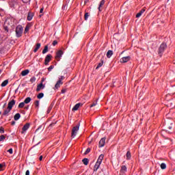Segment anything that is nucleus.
<instances>
[{
	"mask_svg": "<svg viewBox=\"0 0 175 175\" xmlns=\"http://www.w3.org/2000/svg\"><path fill=\"white\" fill-rule=\"evenodd\" d=\"M23 31H24L23 26L19 25L16 27V31H15L16 38H21V36L23 35Z\"/></svg>",
	"mask_w": 175,
	"mask_h": 175,
	"instance_id": "1",
	"label": "nucleus"
},
{
	"mask_svg": "<svg viewBox=\"0 0 175 175\" xmlns=\"http://www.w3.org/2000/svg\"><path fill=\"white\" fill-rule=\"evenodd\" d=\"M166 47H167V45L165 43H162L160 45L159 48V55H160V57H162V53L163 51H165V50H166Z\"/></svg>",
	"mask_w": 175,
	"mask_h": 175,
	"instance_id": "2",
	"label": "nucleus"
},
{
	"mask_svg": "<svg viewBox=\"0 0 175 175\" xmlns=\"http://www.w3.org/2000/svg\"><path fill=\"white\" fill-rule=\"evenodd\" d=\"M79 128H80V124H77L76 126H74L72 128V131L71 133V137H76V135H77V132L79 131Z\"/></svg>",
	"mask_w": 175,
	"mask_h": 175,
	"instance_id": "3",
	"label": "nucleus"
},
{
	"mask_svg": "<svg viewBox=\"0 0 175 175\" xmlns=\"http://www.w3.org/2000/svg\"><path fill=\"white\" fill-rule=\"evenodd\" d=\"M64 54V51H62V50H59L56 53V55L55 57V59H57V61H59V58H61V57H62Z\"/></svg>",
	"mask_w": 175,
	"mask_h": 175,
	"instance_id": "4",
	"label": "nucleus"
},
{
	"mask_svg": "<svg viewBox=\"0 0 175 175\" xmlns=\"http://www.w3.org/2000/svg\"><path fill=\"white\" fill-rule=\"evenodd\" d=\"M105 144H106V138L105 137L101 138L98 144L99 148L104 147Z\"/></svg>",
	"mask_w": 175,
	"mask_h": 175,
	"instance_id": "5",
	"label": "nucleus"
},
{
	"mask_svg": "<svg viewBox=\"0 0 175 175\" xmlns=\"http://www.w3.org/2000/svg\"><path fill=\"white\" fill-rule=\"evenodd\" d=\"M130 59H131V57H129V56L124 57L120 59V62L122 64H125V63L128 62L129 61H130Z\"/></svg>",
	"mask_w": 175,
	"mask_h": 175,
	"instance_id": "6",
	"label": "nucleus"
},
{
	"mask_svg": "<svg viewBox=\"0 0 175 175\" xmlns=\"http://www.w3.org/2000/svg\"><path fill=\"white\" fill-rule=\"evenodd\" d=\"M31 126V124L29 123H26L23 129H22V132L21 133H24V132H25L26 131H28V129H29V126Z\"/></svg>",
	"mask_w": 175,
	"mask_h": 175,
	"instance_id": "7",
	"label": "nucleus"
},
{
	"mask_svg": "<svg viewBox=\"0 0 175 175\" xmlns=\"http://www.w3.org/2000/svg\"><path fill=\"white\" fill-rule=\"evenodd\" d=\"M14 105H16V100L13 99L8 103V105L7 107H8L9 109H10L12 110V109H13V106H14Z\"/></svg>",
	"mask_w": 175,
	"mask_h": 175,
	"instance_id": "8",
	"label": "nucleus"
},
{
	"mask_svg": "<svg viewBox=\"0 0 175 175\" xmlns=\"http://www.w3.org/2000/svg\"><path fill=\"white\" fill-rule=\"evenodd\" d=\"M51 55H47L45 57V62H44V64L45 65H49V62H50L51 61Z\"/></svg>",
	"mask_w": 175,
	"mask_h": 175,
	"instance_id": "9",
	"label": "nucleus"
},
{
	"mask_svg": "<svg viewBox=\"0 0 175 175\" xmlns=\"http://www.w3.org/2000/svg\"><path fill=\"white\" fill-rule=\"evenodd\" d=\"M10 111H12V109H10V108L7 107V109H5L4 111L3 112V116H9V113H10Z\"/></svg>",
	"mask_w": 175,
	"mask_h": 175,
	"instance_id": "10",
	"label": "nucleus"
},
{
	"mask_svg": "<svg viewBox=\"0 0 175 175\" xmlns=\"http://www.w3.org/2000/svg\"><path fill=\"white\" fill-rule=\"evenodd\" d=\"M44 88V85L43 83H40L39 85H37L36 91L37 92H39L40 90H43Z\"/></svg>",
	"mask_w": 175,
	"mask_h": 175,
	"instance_id": "11",
	"label": "nucleus"
},
{
	"mask_svg": "<svg viewBox=\"0 0 175 175\" xmlns=\"http://www.w3.org/2000/svg\"><path fill=\"white\" fill-rule=\"evenodd\" d=\"M105 0H102L100 2L99 6H98V10L99 12H102V8H103V5H105Z\"/></svg>",
	"mask_w": 175,
	"mask_h": 175,
	"instance_id": "12",
	"label": "nucleus"
},
{
	"mask_svg": "<svg viewBox=\"0 0 175 175\" xmlns=\"http://www.w3.org/2000/svg\"><path fill=\"white\" fill-rule=\"evenodd\" d=\"M62 84H64V83L62 81H57V82L55 85V88H56V90H58V88H59V87H61V85H62Z\"/></svg>",
	"mask_w": 175,
	"mask_h": 175,
	"instance_id": "13",
	"label": "nucleus"
},
{
	"mask_svg": "<svg viewBox=\"0 0 175 175\" xmlns=\"http://www.w3.org/2000/svg\"><path fill=\"white\" fill-rule=\"evenodd\" d=\"M81 105V103L76 104L72 108V111H76L77 110H79V108L80 107Z\"/></svg>",
	"mask_w": 175,
	"mask_h": 175,
	"instance_id": "14",
	"label": "nucleus"
},
{
	"mask_svg": "<svg viewBox=\"0 0 175 175\" xmlns=\"http://www.w3.org/2000/svg\"><path fill=\"white\" fill-rule=\"evenodd\" d=\"M21 117V115L19 113H18L15 114V116H14V119L15 121H18V120H20Z\"/></svg>",
	"mask_w": 175,
	"mask_h": 175,
	"instance_id": "15",
	"label": "nucleus"
},
{
	"mask_svg": "<svg viewBox=\"0 0 175 175\" xmlns=\"http://www.w3.org/2000/svg\"><path fill=\"white\" fill-rule=\"evenodd\" d=\"M40 43H37L36 45V48L33 50L34 53H36L38 51V50H39L40 49Z\"/></svg>",
	"mask_w": 175,
	"mask_h": 175,
	"instance_id": "16",
	"label": "nucleus"
},
{
	"mask_svg": "<svg viewBox=\"0 0 175 175\" xmlns=\"http://www.w3.org/2000/svg\"><path fill=\"white\" fill-rule=\"evenodd\" d=\"M33 17V14L31 12H29V14L27 15L28 21H31V20H32Z\"/></svg>",
	"mask_w": 175,
	"mask_h": 175,
	"instance_id": "17",
	"label": "nucleus"
},
{
	"mask_svg": "<svg viewBox=\"0 0 175 175\" xmlns=\"http://www.w3.org/2000/svg\"><path fill=\"white\" fill-rule=\"evenodd\" d=\"M111 55H113V51L109 50L107 53V58H111Z\"/></svg>",
	"mask_w": 175,
	"mask_h": 175,
	"instance_id": "18",
	"label": "nucleus"
},
{
	"mask_svg": "<svg viewBox=\"0 0 175 175\" xmlns=\"http://www.w3.org/2000/svg\"><path fill=\"white\" fill-rule=\"evenodd\" d=\"M53 107H54V103H51L50 105V106L49 107V108H48L47 114L50 113V111H51V110L53 109Z\"/></svg>",
	"mask_w": 175,
	"mask_h": 175,
	"instance_id": "19",
	"label": "nucleus"
},
{
	"mask_svg": "<svg viewBox=\"0 0 175 175\" xmlns=\"http://www.w3.org/2000/svg\"><path fill=\"white\" fill-rule=\"evenodd\" d=\"M29 73V70H25L21 72L22 76H27Z\"/></svg>",
	"mask_w": 175,
	"mask_h": 175,
	"instance_id": "20",
	"label": "nucleus"
},
{
	"mask_svg": "<svg viewBox=\"0 0 175 175\" xmlns=\"http://www.w3.org/2000/svg\"><path fill=\"white\" fill-rule=\"evenodd\" d=\"M99 166H100V164H99V163H96L94 167V172H96L98 169H99Z\"/></svg>",
	"mask_w": 175,
	"mask_h": 175,
	"instance_id": "21",
	"label": "nucleus"
},
{
	"mask_svg": "<svg viewBox=\"0 0 175 175\" xmlns=\"http://www.w3.org/2000/svg\"><path fill=\"white\" fill-rule=\"evenodd\" d=\"M49 51V46L46 45L42 51V54H46Z\"/></svg>",
	"mask_w": 175,
	"mask_h": 175,
	"instance_id": "22",
	"label": "nucleus"
},
{
	"mask_svg": "<svg viewBox=\"0 0 175 175\" xmlns=\"http://www.w3.org/2000/svg\"><path fill=\"white\" fill-rule=\"evenodd\" d=\"M9 83V80H5L2 83H1V87H6L8 84Z\"/></svg>",
	"mask_w": 175,
	"mask_h": 175,
	"instance_id": "23",
	"label": "nucleus"
},
{
	"mask_svg": "<svg viewBox=\"0 0 175 175\" xmlns=\"http://www.w3.org/2000/svg\"><path fill=\"white\" fill-rule=\"evenodd\" d=\"M120 172L121 173H125V172H126V166L122 165Z\"/></svg>",
	"mask_w": 175,
	"mask_h": 175,
	"instance_id": "24",
	"label": "nucleus"
},
{
	"mask_svg": "<svg viewBox=\"0 0 175 175\" xmlns=\"http://www.w3.org/2000/svg\"><path fill=\"white\" fill-rule=\"evenodd\" d=\"M82 162L83 164H85V166H87V165H88V159L85 158L82 160Z\"/></svg>",
	"mask_w": 175,
	"mask_h": 175,
	"instance_id": "25",
	"label": "nucleus"
},
{
	"mask_svg": "<svg viewBox=\"0 0 175 175\" xmlns=\"http://www.w3.org/2000/svg\"><path fill=\"white\" fill-rule=\"evenodd\" d=\"M31 97H27L25 99L24 103L26 104H28L29 103V102H31Z\"/></svg>",
	"mask_w": 175,
	"mask_h": 175,
	"instance_id": "26",
	"label": "nucleus"
},
{
	"mask_svg": "<svg viewBox=\"0 0 175 175\" xmlns=\"http://www.w3.org/2000/svg\"><path fill=\"white\" fill-rule=\"evenodd\" d=\"M44 96V94L43 93H39L38 95L37 96L38 99H42Z\"/></svg>",
	"mask_w": 175,
	"mask_h": 175,
	"instance_id": "27",
	"label": "nucleus"
},
{
	"mask_svg": "<svg viewBox=\"0 0 175 175\" xmlns=\"http://www.w3.org/2000/svg\"><path fill=\"white\" fill-rule=\"evenodd\" d=\"M24 106H25V103H19L18 107V109H23V107H24Z\"/></svg>",
	"mask_w": 175,
	"mask_h": 175,
	"instance_id": "28",
	"label": "nucleus"
},
{
	"mask_svg": "<svg viewBox=\"0 0 175 175\" xmlns=\"http://www.w3.org/2000/svg\"><path fill=\"white\" fill-rule=\"evenodd\" d=\"M126 159H131V157H132L131 154V152H130V151H128V152H126Z\"/></svg>",
	"mask_w": 175,
	"mask_h": 175,
	"instance_id": "29",
	"label": "nucleus"
},
{
	"mask_svg": "<svg viewBox=\"0 0 175 175\" xmlns=\"http://www.w3.org/2000/svg\"><path fill=\"white\" fill-rule=\"evenodd\" d=\"M103 66V60H101V62L98 64V66L96 68V69H99V68H100Z\"/></svg>",
	"mask_w": 175,
	"mask_h": 175,
	"instance_id": "30",
	"label": "nucleus"
},
{
	"mask_svg": "<svg viewBox=\"0 0 175 175\" xmlns=\"http://www.w3.org/2000/svg\"><path fill=\"white\" fill-rule=\"evenodd\" d=\"M6 139V137L3 135H1L0 136V142H3V140H5Z\"/></svg>",
	"mask_w": 175,
	"mask_h": 175,
	"instance_id": "31",
	"label": "nucleus"
},
{
	"mask_svg": "<svg viewBox=\"0 0 175 175\" xmlns=\"http://www.w3.org/2000/svg\"><path fill=\"white\" fill-rule=\"evenodd\" d=\"M161 169H162V170L166 169V164L164 163H162L161 164Z\"/></svg>",
	"mask_w": 175,
	"mask_h": 175,
	"instance_id": "32",
	"label": "nucleus"
},
{
	"mask_svg": "<svg viewBox=\"0 0 175 175\" xmlns=\"http://www.w3.org/2000/svg\"><path fill=\"white\" fill-rule=\"evenodd\" d=\"M90 152H91V148H87V150H85L84 154L87 155V154H90Z\"/></svg>",
	"mask_w": 175,
	"mask_h": 175,
	"instance_id": "33",
	"label": "nucleus"
},
{
	"mask_svg": "<svg viewBox=\"0 0 175 175\" xmlns=\"http://www.w3.org/2000/svg\"><path fill=\"white\" fill-rule=\"evenodd\" d=\"M31 83H35L36 81V78L35 77H33L30 79Z\"/></svg>",
	"mask_w": 175,
	"mask_h": 175,
	"instance_id": "34",
	"label": "nucleus"
},
{
	"mask_svg": "<svg viewBox=\"0 0 175 175\" xmlns=\"http://www.w3.org/2000/svg\"><path fill=\"white\" fill-rule=\"evenodd\" d=\"M98 105V100L94 101L91 105L90 107H94V106H96Z\"/></svg>",
	"mask_w": 175,
	"mask_h": 175,
	"instance_id": "35",
	"label": "nucleus"
},
{
	"mask_svg": "<svg viewBox=\"0 0 175 175\" xmlns=\"http://www.w3.org/2000/svg\"><path fill=\"white\" fill-rule=\"evenodd\" d=\"M88 17H90V14H88V12H86L85 14V21L88 20Z\"/></svg>",
	"mask_w": 175,
	"mask_h": 175,
	"instance_id": "36",
	"label": "nucleus"
},
{
	"mask_svg": "<svg viewBox=\"0 0 175 175\" xmlns=\"http://www.w3.org/2000/svg\"><path fill=\"white\" fill-rule=\"evenodd\" d=\"M29 31V26L27 25L25 29V33H27Z\"/></svg>",
	"mask_w": 175,
	"mask_h": 175,
	"instance_id": "37",
	"label": "nucleus"
},
{
	"mask_svg": "<svg viewBox=\"0 0 175 175\" xmlns=\"http://www.w3.org/2000/svg\"><path fill=\"white\" fill-rule=\"evenodd\" d=\"M0 133H5V129L3 127H0Z\"/></svg>",
	"mask_w": 175,
	"mask_h": 175,
	"instance_id": "38",
	"label": "nucleus"
},
{
	"mask_svg": "<svg viewBox=\"0 0 175 175\" xmlns=\"http://www.w3.org/2000/svg\"><path fill=\"white\" fill-rule=\"evenodd\" d=\"M35 106H36V107H39V100L35 101Z\"/></svg>",
	"mask_w": 175,
	"mask_h": 175,
	"instance_id": "39",
	"label": "nucleus"
},
{
	"mask_svg": "<svg viewBox=\"0 0 175 175\" xmlns=\"http://www.w3.org/2000/svg\"><path fill=\"white\" fill-rule=\"evenodd\" d=\"M146 12V8H143V9H142L140 11H139V13L141 14H142L143 13H144Z\"/></svg>",
	"mask_w": 175,
	"mask_h": 175,
	"instance_id": "40",
	"label": "nucleus"
},
{
	"mask_svg": "<svg viewBox=\"0 0 175 175\" xmlns=\"http://www.w3.org/2000/svg\"><path fill=\"white\" fill-rule=\"evenodd\" d=\"M52 69H54V66H51L48 68L49 72H51V70H52Z\"/></svg>",
	"mask_w": 175,
	"mask_h": 175,
	"instance_id": "41",
	"label": "nucleus"
},
{
	"mask_svg": "<svg viewBox=\"0 0 175 175\" xmlns=\"http://www.w3.org/2000/svg\"><path fill=\"white\" fill-rule=\"evenodd\" d=\"M58 44V42L57 40H54L53 42V46H57Z\"/></svg>",
	"mask_w": 175,
	"mask_h": 175,
	"instance_id": "42",
	"label": "nucleus"
},
{
	"mask_svg": "<svg viewBox=\"0 0 175 175\" xmlns=\"http://www.w3.org/2000/svg\"><path fill=\"white\" fill-rule=\"evenodd\" d=\"M21 1L23 2V3H28V2L31 1V0H21Z\"/></svg>",
	"mask_w": 175,
	"mask_h": 175,
	"instance_id": "43",
	"label": "nucleus"
},
{
	"mask_svg": "<svg viewBox=\"0 0 175 175\" xmlns=\"http://www.w3.org/2000/svg\"><path fill=\"white\" fill-rule=\"evenodd\" d=\"M64 79H65V77L61 76V77L59 78V81H62V80H64Z\"/></svg>",
	"mask_w": 175,
	"mask_h": 175,
	"instance_id": "44",
	"label": "nucleus"
},
{
	"mask_svg": "<svg viewBox=\"0 0 175 175\" xmlns=\"http://www.w3.org/2000/svg\"><path fill=\"white\" fill-rule=\"evenodd\" d=\"M141 16H142L141 12H139V13H137V14H136L137 18H139V17H140Z\"/></svg>",
	"mask_w": 175,
	"mask_h": 175,
	"instance_id": "45",
	"label": "nucleus"
},
{
	"mask_svg": "<svg viewBox=\"0 0 175 175\" xmlns=\"http://www.w3.org/2000/svg\"><path fill=\"white\" fill-rule=\"evenodd\" d=\"M103 158H104L103 154H100V155L99 156V157H98V159H100V160H102V161H103Z\"/></svg>",
	"mask_w": 175,
	"mask_h": 175,
	"instance_id": "46",
	"label": "nucleus"
},
{
	"mask_svg": "<svg viewBox=\"0 0 175 175\" xmlns=\"http://www.w3.org/2000/svg\"><path fill=\"white\" fill-rule=\"evenodd\" d=\"M8 152H10V154H13V149L10 148L8 150Z\"/></svg>",
	"mask_w": 175,
	"mask_h": 175,
	"instance_id": "47",
	"label": "nucleus"
},
{
	"mask_svg": "<svg viewBox=\"0 0 175 175\" xmlns=\"http://www.w3.org/2000/svg\"><path fill=\"white\" fill-rule=\"evenodd\" d=\"M96 163L100 165V163H102V160H100V159H98Z\"/></svg>",
	"mask_w": 175,
	"mask_h": 175,
	"instance_id": "48",
	"label": "nucleus"
},
{
	"mask_svg": "<svg viewBox=\"0 0 175 175\" xmlns=\"http://www.w3.org/2000/svg\"><path fill=\"white\" fill-rule=\"evenodd\" d=\"M4 29H5V31H7V32H9V29L8 28L7 26L4 27Z\"/></svg>",
	"mask_w": 175,
	"mask_h": 175,
	"instance_id": "49",
	"label": "nucleus"
},
{
	"mask_svg": "<svg viewBox=\"0 0 175 175\" xmlns=\"http://www.w3.org/2000/svg\"><path fill=\"white\" fill-rule=\"evenodd\" d=\"M65 92H66V89H62V94H65Z\"/></svg>",
	"mask_w": 175,
	"mask_h": 175,
	"instance_id": "50",
	"label": "nucleus"
},
{
	"mask_svg": "<svg viewBox=\"0 0 175 175\" xmlns=\"http://www.w3.org/2000/svg\"><path fill=\"white\" fill-rule=\"evenodd\" d=\"M2 167H5V164H0V169H2Z\"/></svg>",
	"mask_w": 175,
	"mask_h": 175,
	"instance_id": "51",
	"label": "nucleus"
},
{
	"mask_svg": "<svg viewBox=\"0 0 175 175\" xmlns=\"http://www.w3.org/2000/svg\"><path fill=\"white\" fill-rule=\"evenodd\" d=\"M25 175H29V170L26 171Z\"/></svg>",
	"mask_w": 175,
	"mask_h": 175,
	"instance_id": "52",
	"label": "nucleus"
},
{
	"mask_svg": "<svg viewBox=\"0 0 175 175\" xmlns=\"http://www.w3.org/2000/svg\"><path fill=\"white\" fill-rule=\"evenodd\" d=\"M43 10H44V8H41V9L40 10V13H43Z\"/></svg>",
	"mask_w": 175,
	"mask_h": 175,
	"instance_id": "53",
	"label": "nucleus"
},
{
	"mask_svg": "<svg viewBox=\"0 0 175 175\" xmlns=\"http://www.w3.org/2000/svg\"><path fill=\"white\" fill-rule=\"evenodd\" d=\"M44 78H42V79H41V83H42V84H43V82H44Z\"/></svg>",
	"mask_w": 175,
	"mask_h": 175,
	"instance_id": "54",
	"label": "nucleus"
},
{
	"mask_svg": "<svg viewBox=\"0 0 175 175\" xmlns=\"http://www.w3.org/2000/svg\"><path fill=\"white\" fill-rule=\"evenodd\" d=\"M12 125H16V122L15 121H12L11 123Z\"/></svg>",
	"mask_w": 175,
	"mask_h": 175,
	"instance_id": "55",
	"label": "nucleus"
},
{
	"mask_svg": "<svg viewBox=\"0 0 175 175\" xmlns=\"http://www.w3.org/2000/svg\"><path fill=\"white\" fill-rule=\"evenodd\" d=\"M42 159H43V156H40V158H39V160L42 161Z\"/></svg>",
	"mask_w": 175,
	"mask_h": 175,
	"instance_id": "56",
	"label": "nucleus"
},
{
	"mask_svg": "<svg viewBox=\"0 0 175 175\" xmlns=\"http://www.w3.org/2000/svg\"><path fill=\"white\" fill-rule=\"evenodd\" d=\"M6 107V103H5L3 106V109H5V107Z\"/></svg>",
	"mask_w": 175,
	"mask_h": 175,
	"instance_id": "57",
	"label": "nucleus"
},
{
	"mask_svg": "<svg viewBox=\"0 0 175 175\" xmlns=\"http://www.w3.org/2000/svg\"><path fill=\"white\" fill-rule=\"evenodd\" d=\"M28 108H29L28 107H25L26 110H28Z\"/></svg>",
	"mask_w": 175,
	"mask_h": 175,
	"instance_id": "58",
	"label": "nucleus"
},
{
	"mask_svg": "<svg viewBox=\"0 0 175 175\" xmlns=\"http://www.w3.org/2000/svg\"><path fill=\"white\" fill-rule=\"evenodd\" d=\"M7 23H8V21H5V24H7Z\"/></svg>",
	"mask_w": 175,
	"mask_h": 175,
	"instance_id": "59",
	"label": "nucleus"
},
{
	"mask_svg": "<svg viewBox=\"0 0 175 175\" xmlns=\"http://www.w3.org/2000/svg\"><path fill=\"white\" fill-rule=\"evenodd\" d=\"M168 128H169V129H172V126H169Z\"/></svg>",
	"mask_w": 175,
	"mask_h": 175,
	"instance_id": "60",
	"label": "nucleus"
},
{
	"mask_svg": "<svg viewBox=\"0 0 175 175\" xmlns=\"http://www.w3.org/2000/svg\"><path fill=\"white\" fill-rule=\"evenodd\" d=\"M1 114H2V111H0V116H1Z\"/></svg>",
	"mask_w": 175,
	"mask_h": 175,
	"instance_id": "61",
	"label": "nucleus"
},
{
	"mask_svg": "<svg viewBox=\"0 0 175 175\" xmlns=\"http://www.w3.org/2000/svg\"><path fill=\"white\" fill-rule=\"evenodd\" d=\"M52 125H53V124H50V126H51Z\"/></svg>",
	"mask_w": 175,
	"mask_h": 175,
	"instance_id": "62",
	"label": "nucleus"
},
{
	"mask_svg": "<svg viewBox=\"0 0 175 175\" xmlns=\"http://www.w3.org/2000/svg\"><path fill=\"white\" fill-rule=\"evenodd\" d=\"M2 71L0 70V73Z\"/></svg>",
	"mask_w": 175,
	"mask_h": 175,
	"instance_id": "63",
	"label": "nucleus"
}]
</instances>
